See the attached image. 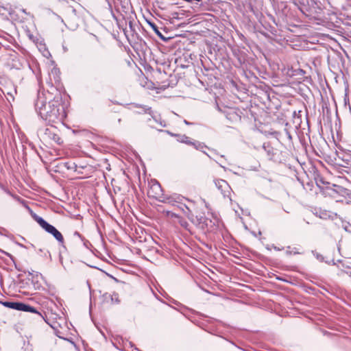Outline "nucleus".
<instances>
[{"label": "nucleus", "mask_w": 351, "mask_h": 351, "mask_svg": "<svg viewBox=\"0 0 351 351\" xmlns=\"http://www.w3.org/2000/svg\"><path fill=\"white\" fill-rule=\"evenodd\" d=\"M36 112L49 124L62 122L66 116L62 97L53 85L47 90H39L34 104Z\"/></svg>", "instance_id": "nucleus-1"}, {"label": "nucleus", "mask_w": 351, "mask_h": 351, "mask_svg": "<svg viewBox=\"0 0 351 351\" xmlns=\"http://www.w3.org/2000/svg\"><path fill=\"white\" fill-rule=\"evenodd\" d=\"M148 194L149 196H152L154 198L158 199L159 201H161L162 202L170 204L173 202L171 197H163L161 186L157 182L152 183V184L150 186V189L148 191Z\"/></svg>", "instance_id": "nucleus-2"}, {"label": "nucleus", "mask_w": 351, "mask_h": 351, "mask_svg": "<svg viewBox=\"0 0 351 351\" xmlns=\"http://www.w3.org/2000/svg\"><path fill=\"white\" fill-rule=\"evenodd\" d=\"M37 221L43 229H45L47 232L51 234L57 241L60 243L63 242L64 239L62 234L54 226L48 223L41 217H39L37 219Z\"/></svg>", "instance_id": "nucleus-3"}, {"label": "nucleus", "mask_w": 351, "mask_h": 351, "mask_svg": "<svg viewBox=\"0 0 351 351\" xmlns=\"http://www.w3.org/2000/svg\"><path fill=\"white\" fill-rule=\"evenodd\" d=\"M56 129L53 128H47L45 129H40L38 132L43 135L45 139H51L58 144H61L62 140L61 138L55 132Z\"/></svg>", "instance_id": "nucleus-4"}, {"label": "nucleus", "mask_w": 351, "mask_h": 351, "mask_svg": "<svg viewBox=\"0 0 351 351\" xmlns=\"http://www.w3.org/2000/svg\"><path fill=\"white\" fill-rule=\"evenodd\" d=\"M177 141L180 143H185L186 145H190L193 146L196 149L199 151H203V148H206V147L202 143L192 141L191 138L186 135L178 134L176 135Z\"/></svg>", "instance_id": "nucleus-5"}, {"label": "nucleus", "mask_w": 351, "mask_h": 351, "mask_svg": "<svg viewBox=\"0 0 351 351\" xmlns=\"http://www.w3.org/2000/svg\"><path fill=\"white\" fill-rule=\"evenodd\" d=\"M215 184L217 188L221 191L223 197H229L231 189L228 182L224 180H216Z\"/></svg>", "instance_id": "nucleus-6"}, {"label": "nucleus", "mask_w": 351, "mask_h": 351, "mask_svg": "<svg viewBox=\"0 0 351 351\" xmlns=\"http://www.w3.org/2000/svg\"><path fill=\"white\" fill-rule=\"evenodd\" d=\"M141 108L144 112L149 114L156 123H158L161 127H166L165 121L162 120L160 115L154 113L150 108L144 106H141Z\"/></svg>", "instance_id": "nucleus-7"}, {"label": "nucleus", "mask_w": 351, "mask_h": 351, "mask_svg": "<svg viewBox=\"0 0 351 351\" xmlns=\"http://www.w3.org/2000/svg\"><path fill=\"white\" fill-rule=\"evenodd\" d=\"M315 215L322 219L334 220L337 218V214L329 210L319 209L316 211Z\"/></svg>", "instance_id": "nucleus-8"}, {"label": "nucleus", "mask_w": 351, "mask_h": 351, "mask_svg": "<svg viewBox=\"0 0 351 351\" xmlns=\"http://www.w3.org/2000/svg\"><path fill=\"white\" fill-rule=\"evenodd\" d=\"M59 73H60V71L58 68L56 67H53L50 73H49V77H50V80L51 82H49V86H51V85H53V82H52V80H51V77H53V80L54 82L56 83V82H59L60 81V77H59Z\"/></svg>", "instance_id": "nucleus-9"}, {"label": "nucleus", "mask_w": 351, "mask_h": 351, "mask_svg": "<svg viewBox=\"0 0 351 351\" xmlns=\"http://www.w3.org/2000/svg\"><path fill=\"white\" fill-rule=\"evenodd\" d=\"M219 219L217 217H214V221L208 220V219H206L204 221L205 223V226L210 230H213L214 226H216L218 225Z\"/></svg>", "instance_id": "nucleus-10"}, {"label": "nucleus", "mask_w": 351, "mask_h": 351, "mask_svg": "<svg viewBox=\"0 0 351 351\" xmlns=\"http://www.w3.org/2000/svg\"><path fill=\"white\" fill-rule=\"evenodd\" d=\"M18 311H22L25 312H34L36 313V311L34 309V308L25 304L23 303L19 302V308Z\"/></svg>", "instance_id": "nucleus-11"}, {"label": "nucleus", "mask_w": 351, "mask_h": 351, "mask_svg": "<svg viewBox=\"0 0 351 351\" xmlns=\"http://www.w3.org/2000/svg\"><path fill=\"white\" fill-rule=\"evenodd\" d=\"M11 12H12V10L10 7L3 6V5H0V14L1 15L5 17H8L9 15L11 14Z\"/></svg>", "instance_id": "nucleus-12"}, {"label": "nucleus", "mask_w": 351, "mask_h": 351, "mask_svg": "<svg viewBox=\"0 0 351 351\" xmlns=\"http://www.w3.org/2000/svg\"><path fill=\"white\" fill-rule=\"evenodd\" d=\"M3 93L5 95H7L9 97H7V99L10 101V99L14 100V95L16 93V88H13L11 90H8V88H5L3 90Z\"/></svg>", "instance_id": "nucleus-13"}, {"label": "nucleus", "mask_w": 351, "mask_h": 351, "mask_svg": "<svg viewBox=\"0 0 351 351\" xmlns=\"http://www.w3.org/2000/svg\"><path fill=\"white\" fill-rule=\"evenodd\" d=\"M1 303L4 306L12 308V309L18 310V308H19V302H1Z\"/></svg>", "instance_id": "nucleus-14"}, {"label": "nucleus", "mask_w": 351, "mask_h": 351, "mask_svg": "<svg viewBox=\"0 0 351 351\" xmlns=\"http://www.w3.org/2000/svg\"><path fill=\"white\" fill-rule=\"evenodd\" d=\"M117 294L111 295V294L106 293V294L104 295V297L105 298V299H106V300L110 299L112 302H113V301H114V297L115 302H118V299H117Z\"/></svg>", "instance_id": "nucleus-15"}, {"label": "nucleus", "mask_w": 351, "mask_h": 351, "mask_svg": "<svg viewBox=\"0 0 351 351\" xmlns=\"http://www.w3.org/2000/svg\"><path fill=\"white\" fill-rule=\"evenodd\" d=\"M65 165H66V168L68 169L73 170V171H76L77 166L75 165V163H69V162H67V163L65 164Z\"/></svg>", "instance_id": "nucleus-16"}, {"label": "nucleus", "mask_w": 351, "mask_h": 351, "mask_svg": "<svg viewBox=\"0 0 351 351\" xmlns=\"http://www.w3.org/2000/svg\"><path fill=\"white\" fill-rule=\"evenodd\" d=\"M69 28L72 29H75L77 28V23H73V24H70L69 25Z\"/></svg>", "instance_id": "nucleus-17"}, {"label": "nucleus", "mask_w": 351, "mask_h": 351, "mask_svg": "<svg viewBox=\"0 0 351 351\" xmlns=\"http://www.w3.org/2000/svg\"><path fill=\"white\" fill-rule=\"evenodd\" d=\"M43 56L45 57H48L49 56H50L49 51L47 49H45L43 51Z\"/></svg>", "instance_id": "nucleus-18"}, {"label": "nucleus", "mask_w": 351, "mask_h": 351, "mask_svg": "<svg viewBox=\"0 0 351 351\" xmlns=\"http://www.w3.org/2000/svg\"><path fill=\"white\" fill-rule=\"evenodd\" d=\"M343 271H344L346 274H348L349 276H350V277H351V269H350V267H349V268H348V269H346V270H343Z\"/></svg>", "instance_id": "nucleus-19"}, {"label": "nucleus", "mask_w": 351, "mask_h": 351, "mask_svg": "<svg viewBox=\"0 0 351 351\" xmlns=\"http://www.w3.org/2000/svg\"><path fill=\"white\" fill-rule=\"evenodd\" d=\"M165 132H167V134H169V135L172 136L176 137V135H178L177 134L171 133V132H170L169 131H167V130H166Z\"/></svg>", "instance_id": "nucleus-20"}, {"label": "nucleus", "mask_w": 351, "mask_h": 351, "mask_svg": "<svg viewBox=\"0 0 351 351\" xmlns=\"http://www.w3.org/2000/svg\"><path fill=\"white\" fill-rule=\"evenodd\" d=\"M274 250H278V251H279V250H280L279 248H278V247H276V246H274Z\"/></svg>", "instance_id": "nucleus-21"}, {"label": "nucleus", "mask_w": 351, "mask_h": 351, "mask_svg": "<svg viewBox=\"0 0 351 351\" xmlns=\"http://www.w3.org/2000/svg\"><path fill=\"white\" fill-rule=\"evenodd\" d=\"M72 12H73V14H74V16H75V10L73 9V10H72Z\"/></svg>", "instance_id": "nucleus-22"}, {"label": "nucleus", "mask_w": 351, "mask_h": 351, "mask_svg": "<svg viewBox=\"0 0 351 351\" xmlns=\"http://www.w3.org/2000/svg\"><path fill=\"white\" fill-rule=\"evenodd\" d=\"M204 148L202 149L203 151H202V152H204V154H206L207 155V156H209V154H207L205 151L204 150Z\"/></svg>", "instance_id": "nucleus-23"}, {"label": "nucleus", "mask_w": 351, "mask_h": 351, "mask_svg": "<svg viewBox=\"0 0 351 351\" xmlns=\"http://www.w3.org/2000/svg\"><path fill=\"white\" fill-rule=\"evenodd\" d=\"M345 230H346V231H350V232L351 231L350 230H348V229L347 226H346V227H345Z\"/></svg>", "instance_id": "nucleus-24"}, {"label": "nucleus", "mask_w": 351, "mask_h": 351, "mask_svg": "<svg viewBox=\"0 0 351 351\" xmlns=\"http://www.w3.org/2000/svg\"><path fill=\"white\" fill-rule=\"evenodd\" d=\"M184 123H185L186 124H187V125H189V123L187 121H186V120L184 121Z\"/></svg>", "instance_id": "nucleus-25"}, {"label": "nucleus", "mask_w": 351, "mask_h": 351, "mask_svg": "<svg viewBox=\"0 0 351 351\" xmlns=\"http://www.w3.org/2000/svg\"><path fill=\"white\" fill-rule=\"evenodd\" d=\"M157 34L160 36H161V34L160 33V32L157 31Z\"/></svg>", "instance_id": "nucleus-26"}]
</instances>
